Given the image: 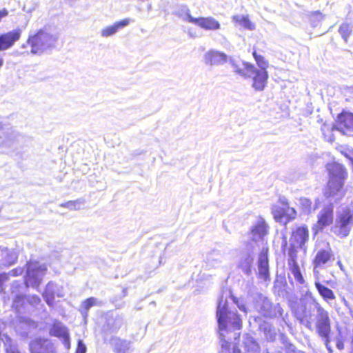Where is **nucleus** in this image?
Listing matches in <instances>:
<instances>
[{
	"instance_id": "14",
	"label": "nucleus",
	"mask_w": 353,
	"mask_h": 353,
	"mask_svg": "<svg viewBox=\"0 0 353 353\" xmlns=\"http://www.w3.org/2000/svg\"><path fill=\"white\" fill-rule=\"evenodd\" d=\"M268 234V225L265 220L259 217L256 224L252 227L251 234L253 241H258L263 240L264 236Z\"/></svg>"
},
{
	"instance_id": "1",
	"label": "nucleus",
	"mask_w": 353,
	"mask_h": 353,
	"mask_svg": "<svg viewBox=\"0 0 353 353\" xmlns=\"http://www.w3.org/2000/svg\"><path fill=\"white\" fill-rule=\"evenodd\" d=\"M327 170L330 174V180L324 195L330 200L329 201V204L325 205L318 214L316 228L319 230H323L333 222L334 207L331 203V199L333 198L335 201H337L345 195V191L343 188L347 177L345 168L339 163H332L328 164Z\"/></svg>"
},
{
	"instance_id": "36",
	"label": "nucleus",
	"mask_w": 353,
	"mask_h": 353,
	"mask_svg": "<svg viewBox=\"0 0 353 353\" xmlns=\"http://www.w3.org/2000/svg\"><path fill=\"white\" fill-rule=\"evenodd\" d=\"M299 248V247H295L290 245V247L289 248L288 255V265H293L296 264V259H297V249Z\"/></svg>"
},
{
	"instance_id": "44",
	"label": "nucleus",
	"mask_w": 353,
	"mask_h": 353,
	"mask_svg": "<svg viewBox=\"0 0 353 353\" xmlns=\"http://www.w3.org/2000/svg\"><path fill=\"white\" fill-rule=\"evenodd\" d=\"M86 346L83 343L81 340L78 341L77 348L76 350V353H85L86 352Z\"/></svg>"
},
{
	"instance_id": "39",
	"label": "nucleus",
	"mask_w": 353,
	"mask_h": 353,
	"mask_svg": "<svg viewBox=\"0 0 353 353\" xmlns=\"http://www.w3.org/2000/svg\"><path fill=\"white\" fill-rule=\"evenodd\" d=\"M296 216V211L294 208H291L290 206H288L285 208V221L284 223L285 224L287 222L290 221L291 220H293Z\"/></svg>"
},
{
	"instance_id": "46",
	"label": "nucleus",
	"mask_w": 353,
	"mask_h": 353,
	"mask_svg": "<svg viewBox=\"0 0 353 353\" xmlns=\"http://www.w3.org/2000/svg\"><path fill=\"white\" fill-rule=\"evenodd\" d=\"M28 302L34 305L39 304L41 302V299L36 295L30 296L28 299Z\"/></svg>"
},
{
	"instance_id": "53",
	"label": "nucleus",
	"mask_w": 353,
	"mask_h": 353,
	"mask_svg": "<svg viewBox=\"0 0 353 353\" xmlns=\"http://www.w3.org/2000/svg\"><path fill=\"white\" fill-rule=\"evenodd\" d=\"M287 246V240L286 238L283 239V243H282V248L284 249Z\"/></svg>"
},
{
	"instance_id": "17",
	"label": "nucleus",
	"mask_w": 353,
	"mask_h": 353,
	"mask_svg": "<svg viewBox=\"0 0 353 353\" xmlns=\"http://www.w3.org/2000/svg\"><path fill=\"white\" fill-rule=\"evenodd\" d=\"M1 256L2 259L0 261V265L3 267H9L13 265L18 258L15 251L8 250V248L1 250Z\"/></svg>"
},
{
	"instance_id": "32",
	"label": "nucleus",
	"mask_w": 353,
	"mask_h": 353,
	"mask_svg": "<svg viewBox=\"0 0 353 353\" xmlns=\"http://www.w3.org/2000/svg\"><path fill=\"white\" fill-rule=\"evenodd\" d=\"M4 347L6 353H20L15 343L8 336H5Z\"/></svg>"
},
{
	"instance_id": "10",
	"label": "nucleus",
	"mask_w": 353,
	"mask_h": 353,
	"mask_svg": "<svg viewBox=\"0 0 353 353\" xmlns=\"http://www.w3.org/2000/svg\"><path fill=\"white\" fill-rule=\"evenodd\" d=\"M309 237L308 230L306 227H299L292 232V236L290 239L291 245L299 247L305 252L306 248L305 246V243L307 241Z\"/></svg>"
},
{
	"instance_id": "15",
	"label": "nucleus",
	"mask_w": 353,
	"mask_h": 353,
	"mask_svg": "<svg viewBox=\"0 0 353 353\" xmlns=\"http://www.w3.org/2000/svg\"><path fill=\"white\" fill-rule=\"evenodd\" d=\"M194 24L206 30H216L220 28V23L213 17L195 18Z\"/></svg>"
},
{
	"instance_id": "4",
	"label": "nucleus",
	"mask_w": 353,
	"mask_h": 353,
	"mask_svg": "<svg viewBox=\"0 0 353 353\" xmlns=\"http://www.w3.org/2000/svg\"><path fill=\"white\" fill-rule=\"evenodd\" d=\"M312 306L316 310L321 307V305L308 288L303 289L301 291L300 305L291 304L292 311L295 317L301 323L305 324L307 327H310L311 325L307 319L311 317L310 307Z\"/></svg>"
},
{
	"instance_id": "50",
	"label": "nucleus",
	"mask_w": 353,
	"mask_h": 353,
	"mask_svg": "<svg viewBox=\"0 0 353 353\" xmlns=\"http://www.w3.org/2000/svg\"><path fill=\"white\" fill-rule=\"evenodd\" d=\"M350 353H353V329H352V332L351 334V336H350Z\"/></svg>"
},
{
	"instance_id": "43",
	"label": "nucleus",
	"mask_w": 353,
	"mask_h": 353,
	"mask_svg": "<svg viewBox=\"0 0 353 353\" xmlns=\"http://www.w3.org/2000/svg\"><path fill=\"white\" fill-rule=\"evenodd\" d=\"M334 341L335 342L336 347L339 350H343L344 349V342L340 334L336 336Z\"/></svg>"
},
{
	"instance_id": "38",
	"label": "nucleus",
	"mask_w": 353,
	"mask_h": 353,
	"mask_svg": "<svg viewBox=\"0 0 353 353\" xmlns=\"http://www.w3.org/2000/svg\"><path fill=\"white\" fill-rule=\"evenodd\" d=\"M339 31L342 38L345 40V41H347L349 36L352 32V27L347 23H343L341 25Z\"/></svg>"
},
{
	"instance_id": "3",
	"label": "nucleus",
	"mask_w": 353,
	"mask_h": 353,
	"mask_svg": "<svg viewBox=\"0 0 353 353\" xmlns=\"http://www.w3.org/2000/svg\"><path fill=\"white\" fill-rule=\"evenodd\" d=\"M59 38L58 33L50 28H44L35 34L30 35L26 45L30 47V53L41 55L55 47Z\"/></svg>"
},
{
	"instance_id": "30",
	"label": "nucleus",
	"mask_w": 353,
	"mask_h": 353,
	"mask_svg": "<svg viewBox=\"0 0 353 353\" xmlns=\"http://www.w3.org/2000/svg\"><path fill=\"white\" fill-rule=\"evenodd\" d=\"M252 54L256 62L258 67L259 68V69L258 70L267 71V68L268 67V62L265 60V59L263 56L258 54L256 51H254Z\"/></svg>"
},
{
	"instance_id": "20",
	"label": "nucleus",
	"mask_w": 353,
	"mask_h": 353,
	"mask_svg": "<svg viewBox=\"0 0 353 353\" xmlns=\"http://www.w3.org/2000/svg\"><path fill=\"white\" fill-rule=\"evenodd\" d=\"M112 343L114 353H131L130 341L119 338H115L112 339Z\"/></svg>"
},
{
	"instance_id": "18",
	"label": "nucleus",
	"mask_w": 353,
	"mask_h": 353,
	"mask_svg": "<svg viewBox=\"0 0 353 353\" xmlns=\"http://www.w3.org/2000/svg\"><path fill=\"white\" fill-rule=\"evenodd\" d=\"M333 257L331 249L329 248L326 250H319L314 260V265L316 266H323L326 264Z\"/></svg>"
},
{
	"instance_id": "52",
	"label": "nucleus",
	"mask_w": 353,
	"mask_h": 353,
	"mask_svg": "<svg viewBox=\"0 0 353 353\" xmlns=\"http://www.w3.org/2000/svg\"><path fill=\"white\" fill-rule=\"evenodd\" d=\"M4 63L3 56L0 54V68L3 66Z\"/></svg>"
},
{
	"instance_id": "24",
	"label": "nucleus",
	"mask_w": 353,
	"mask_h": 353,
	"mask_svg": "<svg viewBox=\"0 0 353 353\" xmlns=\"http://www.w3.org/2000/svg\"><path fill=\"white\" fill-rule=\"evenodd\" d=\"M230 64L234 71L244 78H246L248 75V68H249L248 65H252V64L248 62H242L241 64H238L233 60L230 61Z\"/></svg>"
},
{
	"instance_id": "16",
	"label": "nucleus",
	"mask_w": 353,
	"mask_h": 353,
	"mask_svg": "<svg viewBox=\"0 0 353 353\" xmlns=\"http://www.w3.org/2000/svg\"><path fill=\"white\" fill-rule=\"evenodd\" d=\"M131 20L130 19H125L121 21H117L111 26L103 28L101 31L102 37H109L115 34L119 29L123 28L128 26Z\"/></svg>"
},
{
	"instance_id": "47",
	"label": "nucleus",
	"mask_w": 353,
	"mask_h": 353,
	"mask_svg": "<svg viewBox=\"0 0 353 353\" xmlns=\"http://www.w3.org/2000/svg\"><path fill=\"white\" fill-rule=\"evenodd\" d=\"M23 272V270L22 268H16V269L10 271L9 272V274L12 276H17L22 274Z\"/></svg>"
},
{
	"instance_id": "8",
	"label": "nucleus",
	"mask_w": 353,
	"mask_h": 353,
	"mask_svg": "<svg viewBox=\"0 0 353 353\" xmlns=\"http://www.w3.org/2000/svg\"><path fill=\"white\" fill-rule=\"evenodd\" d=\"M29 347L31 353H56L54 344L48 339H37L30 342Z\"/></svg>"
},
{
	"instance_id": "54",
	"label": "nucleus",
	"mask_w": 353,
	"mask_h": 353,
	"mask_svg": "<svg viewBox=\"0 0 353 353\" xmlns=\"http://www.w3.org/2000/svg\"><path fill=\"white\" fill-rule=\"evenodd\" d=\"M337 265H339L341 270H343V264L340 261L337 262Z\"/></svg>"
},
{
	"instance_id": "11",
	"label": "nucleus",
	"mask_w": 353,
	"mask_h": 353,
	"mask_svg": "<svg viewBox=\"0 0 353 353\" xmlns=\"http://www.w3.org/2000/svg\"><path fill=\"white\" fill-rule=\"evenodd\" d=\"M336 128L343 134L353 132V113L345 112L339 116Z\"/></svg>"
},
{
	"instance_id": "2",
	"label": "nucleus",
	"mask_w": 353,
	"mask_h": 353,
	"mask_svg": "<svg viewBox=\"0 0 353 353\" xmlns=\"http://www.w3.org/2000/svg\"><path fill=\"white\" fill-rule=\"evenodd\" d=\"M218 333L221 345L220 353H230V346L232 339H237L242 327V321L234 311L228 307L227 300L221 299L219 301L216 313Z\"/></svg>"
},
{
	"instance_id": "7",
	"label": "nucleus",
	"mask_w": 353,
	"mask_h": 353,
	"mask_svg": "<svg viewBox=\"0 0 353 353\" xmlns=\"http://www.w3.org/2000/svg\"><path fill=\"white\" fill-rule=\"evenodd\" d=\"M247 77L252 79V87L256 91H262L266 86L268 73L267 71L259 70L254 65H248Z\"/></svg>"
},
{
	"instance_id": "51",
	"label": "nucleus",
	"mask_w": 353,
	"mask_h": 353,
	"mask_svg": "<svg viewBox=\"0 0 353 353\" xmlns=\"http://www.w3.org/2000/svg\"><path fill=\"white\" fill-rule=\"evenodd\" d=\"M55 295H57L59 297H63L64 296L63 293L62 292V290H59L58 288L56 290Z\"/></svg>"
},
{
	"instance_id": "25",
	"label": "nucleus",
	"mask_w": 353,
	"mask_h": 353,
	"mask_svg": "<svg viewBox=\"0 0 353 353\" xmlns=\"http://www.w3.org/2000/svg\"><path fill=\"white\" fill-rule=\"evenodd\" d=\"M259 329L264 333L265 336L268 341H272L275 339L276 334V331L271 324L267 322H263L260 325Z\"/></svg>"
},
{
	"instance_id": "23",
	"label": "nucleus",
	"mask_w": 353,
	"mask_h": 353,
	"mask_svg": "<svg viewBox=\"0 0 353 353\" xmlns=\"http://www.w3.org/2000/svg\"><path fill=\"white\" fill-rule=\"evenodd\" d=\"M253 260L252 256L249 253L243 254L241 256L239 266L245 274H250Z\"/></svg>"
},
{
	"instance_id": "9",
	"label": "nucleus",
	"mask_w": 353,
	"mask_h": 353,
	"mask_svg": "<svg viewBox=\"0 0 353 353\" xmlns=\"http://www.w3.org/2000/svg\"><path fill=\"white\" fill-rule=\"evenodd\" d=\"M203 61L207 65L218 66L228 61V56L224 52L210 50L204 54Z\"/></svg>"
},
{
	"instance_id": "48",
	"label": "nucleus",
	"mask_w": 353,
	"mask_h": 353,
	"mask_svg": "<svg viewBox=\"0 0 353 353\" xmlns=\"http://www.w3.org/2000/svg\"><path fill=\"white\" fill-rule=\"evenodd\" d=\"M319 267L320 266H316L315 265L314 267L313 273H314V276L315 279L314 282H316V281H320L319 271L318 270V268H319Z\"/></svg>"
},
{
	"instance_id": "31",
	"label": "nucleus",
	"mask_w": 353,
	"mask_h": 353,
	"mask_svg": "<svg viewBox=\"0 0 353 353\" xmlns=\"http://www.w3.org/2000/svg\"><path fill=\"white\" fill-rule=\"evenodd\" d=\"M268 252V248H263L259 256L258 268H269Z\"/></svg>"
},
{
	"instance_id": "26",
	"label": "nucleus",
	"mask_w": 353,
	"mask_h": 353,
	"mask_svg": "<svg viewBox=\"0 0 353 353\" xmlns=\"http://www.w3.org/2000/svg\"><path fill=\"white\" fill-rule=\"evenodd\" d=\"M288 266H289L290 271L291 274L293 275L295 281L299 284H302V285L305 284V287H306L307 284L305 283V281L302 275V273L301 272V270H300V268H299L298 263L293 264V265H289Z\"/></svg>"
},
{
	"instance_id": "19",
	"label": "nucleus",
	"mask_w": 353,
	"mask_h": 353,
	"mask_svg": "<svg viewBox=\"0 0 353 353\" xmlns=\"http://www.w3.org/2000/svg\"><path fill=\"white\" fill-rule=\"evenodd\" d=\"M315 287L322 299L327 303H330L336 299L334 292L323 285L320 281L314 282Z\"/></svg>"
},
{
	"instance_id": "45",
	"label": "nucleus",
	"mask_w": 353,
	"mask_h": 353,
	"mask_svg": "<svg viewBox=\"0 0 353 353\" xmlns=\"http://www.w3.org/2000/svg\"><path fill=\"white\" fill-rule=\"evenodd\" d=\"M234 303L236 304L237 307H239V309L243 312L245 314H247L248 312V310H247V307L245 306V305L243 303V301H239L238 299H234Z\"/></svg>"
},
{
	"instance_id": "28",
	"label": "nucleus",
	"mask_w": 353,
	"mask_h": 353,
	"mask_svg": "<svg viewBox=\"0 0 353 353\" xmlns=\"http://www.w3.org/2000/svg\"><path fill=\"white\" fill-rule=\"evenodd\" d=\"M101 304V301H99L97 299L94 297H90L85 301H84L81 304L83 314H87L88 311L90 307L94 305H99Z\"/></svg>"
},
{
	"instance_id": "42",
	"label": "nucleus",
	"mask_w": 353,
	"mask_h": 353,
	"mask_svg": "<svg viewBox=\"0 0 353 353\" xmlns=\"http://www.w3.org/2000/svg\"><path fill=\"white\" fill-rule=\"evenodd\" d=\"M151 9V5L148 1H141V3L138 6V10L139 12H148Z\"/></svg>"
},
{
	"instance_id": "22",
	"label": "nucleus",
	"mask_w": 353,
	"mask_h": 353,
	"mask_svg": "<svg viewBox=\"0 0 353 353\" xmlns=\"http://www.w3.org/2000/svg\"><path fill=\"white\" fill-rule=\"evenodd\" d=\"M232 20L236 26H241L249 30H253L255 28V25L250 21L248 16L234 15Z\"/></svg>"
},
{
	"instance_id": "56",
	"label": "nucleus",
	"mask_w": 353,
	"mask_h": 353,
	"mask_svg": "<svg viewBox=\"0 0 353 353\" xmlns=\"http://www.w3.org/2000/svg\"><path fill=\"white\" fill-rule=\"evenodd\" d=\"M2 128V124L0 123V129Z\"/></svg>"
},
{
	"instance_id": "29",
	"label": "nucleus",
	"mask_w": 353,
	"mask_h": 353,
	"mask_svg": "<svg viewBox=\"0 0 353 353\" xmlns=\"http://www.w3.org/2000/svg\"><path fill=\"white\" fill-rule=\"evenodd\" d=\"M84 204L83 199H77L75 201H69L68 202L60 204L61 207L68 208L70 210H77Z\"/></svg>"
},
{
	"instance_id": "55",
	"label": "nucleus",
	"mask_w": 353,
	"mask_h": 353,
	"mask_svg": "<svg viewBox=\"0 0 353 353\" xmlns=\"http://www.w3.org/2000/svg\"><path fill=\"white\" fill-rule=\"evenodd\" d=\"M23 48H25L26 47V44H23L22 46H21Z\"/></svg>"
},
{
	"instance_id": "13",
	"label": "nucleus",
	"mask_w": 353,
	"mask_h": 353,
	"mask_svg": "<svg viewBox=\"0 0 353 353\" xmlns=\"http://www.w3.org/2000/svg\"><path fill=\"white\" fill-rule=\"evenodd\" d=\"M51 336L61 338L66 348H70V336L67 327L60 321H54L50 329Z\"/></svg>"
},
{
	"instance_id": "12",
	"label": "nucleus",
	"mask_w": 353,
	"mask_h": 353,
	"mask_svg": "<svg viewBox=\"0 0 353 353\" xmlns=\"http://www.w3.org/2000/svg\"><path fill=\"white\" fill-rule=\"evenodd\" d=\"M22 30L17 28L12 31L0 35V51L11 48L21 37Z\"/></svg>"
},
{
	"instance_id": "41",
	"label": "nucleus",
	"mask_w": 353,
	"mask_h": 353,
	"mask_svg": "<svg viewBox=\"0 0 353 353\" xmlns=\"http://www.w3.org/2000/svg\"><path fill=\"white\" fill-rule=\"evenodd\" d=\"M259 276L265 281L270 280L269 268H258Z\"/></svg>"
},
{
	"instance_id": "33",
	"label": "nucleus",
	"mask_w": 353,
	"mask_h": 353,
	"mask_svg": "<svg viewBox=\"0 0 353 353\" xmlns=\"http://www.w3.org/2000/svg\"><path fill=\"white\" fill-rule=\"evenodd\" d=\"M272 212L276 221L284 223L285 208H280L279 206L274 205L272 208Z\"/></svg>"
},
{
	"instance_id": "21",
	"label": "nucleus",
	"mask_w": 353,
	"mask_h": 353,
	"mask_svg": "<svg viewBox=\"0 0 353 353\" xmlns=\"http://www.w3.org/2000/svg\"><path fill=\"white\" fill-rule=\"evenodd\" d=\"M57 286L52 282L47 284L43 297L49 306H52Z\"/></svg>"
},
{
	"instance_id": "35",
	"label": "nucleus",
	"mask_w": 353,
	"mask_h": 353,
	"mask_svg": "<svg viewBox=\"0 0 353 353\" xmlns=\"http://www.w3.org/2000/svg\"><path fill=\"white\" fill-rule=\"evenodd\" d=\"M299 204L303 211L305 214H308L312 210V202L310 199L302 197L299 199Z\"/></svg>"
},
{
	"instance_id": "5",
	"label": "nucleus",
	"mask_w": 353,
	"mask_h": 353,
	"mask_svg": "<svg viewBox=\"0 0 353 353\" xmlns=\"http://www.w3.org/2000/svg\"><path fill=\"white\" fill-rule=\"evenodd\" d=\"M316 310V329L319 335L324 341V343L329 353H332L333 350L330 344V334L331 331L330 319L329 314L322 306Z\"/></svg>"
},
{
	"instance_id": "6",
	"label": "nucleus",
	"mask_w": 353,
	"mask_h": 353,
	"mask_svg": "<svg viewBox=\"0 0 353 353\" xmlns=\"http://www.w3.org/2000/svg\"><path fill=\"white\" fill-rule=\"evenodd\" d=\"M47 272V267L38 261H30L27 263L25 283L27 287L37 288Z\"/></svg>"
},
{
	"instance_id": "34",
	"label": "nucleus",
	"mask_w": 353,
	"mask_h": 353,
	"mask_svg": "<svg viewBox=\"0 0 353 353\" xmlns=\"http://www.w3.org/2000/svg\"><path fill=\"white\" fill-rule=\"evenodd\" d=\"M261 301L262 302H261V305L260 307V311L263 314V316L268 317V313H269V312L271 311L272 307L273 305L272 304L268 298H265V297H263L261 299Z\"/></svg>"
},
{
	"instance_id": "37",
	"label": "nucleus",
	"mask_w": 353,
	"mask_h": 353,
	"mask_svg": "<svg viewBox=\"0 0 353 353\" xmlns=\"http://www.w3.org/2000/svg\"><path fill=\"white\" fill-rule=\"evenodd\" d=\"M21 7L22 10L26 13H30L36 8L34 1H16Z\"/></svg>"
},
{
	"instance_id": "49",
	"label": "nucleus",
	"mask_w": 353,
	"mask_h": 353,
	"mask_svg": "<svg viewBox=\"0 0 353 353\" xmlns=\"http://www.w3.org/2000/svg\"><path fill=\"white\" fill-rule=\"evenodd\" d=\"M279 203L283 205V208H286L289 206L288 199L285 197H280Z\"/></svg>"
},
{
	"instance_id": "27",
	"label": "nucleus",
	"mask_w": 353,
	"mask_h": 353,
	"mask_svg": "<svg viewBox=\"0 0 353 353\" xmlns=\"http://www.w3.org/2000/svg\"><path fill=\"white\" fill-rule=\"evenodd\" d=\"M174 14L179 16L183 21H188L189 23H193L194 17H192L190 14V10L185 7L183 6L180 9H178L174 11Z\"/></svg>"
},
{
	"instance_id": "40",
	"label": "nucleus",
	"mask_w": 353,
	"mask_h": 353,
	"mask_svg": "<svg viewBox=\"0 0 353 353\" xmlns=\"http://www.w3.org/2000/svg\"><path fill=\"white\" fill-rule=\"evenodd\" d=\"M283 310L281 307V305L279 304H276V305H272V310L270 312H269L268 317L272 318V317L281 316L283 315Z\"/></svg>"
}]
</instances>
